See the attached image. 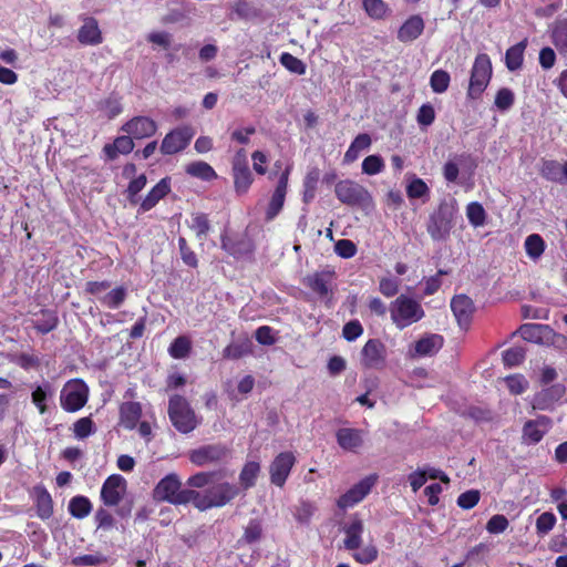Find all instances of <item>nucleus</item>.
I'll use <instances>...</instances> for the list:
<instances>
[{"label": "nucleus", "instance_id": "423d86ee", "mask_svg": "<svg viewBox=\"0 0 567 567\" xmlns=\"http://www.w3.org/2000/svg\"><path fill=\"white\" fill-rule=\"evenodd\" d=\"M493 74L489 56L486 53L476 55L470 76L467 99L478 100L488 86Z\"/></svg>", "mask_w": 567, "mask_h": 567}, {"label": "nucleus", "instance_id": "ddd939ff", "mask_svg": "<svg viewBox=\"0 0 567 567\" xmlns=\"http://www.w3.org/2000/svg\"><path fill=\"white\" fill-rule=\"evenodd\" d=\"M290 175V167H286V169L280 174L279 179L277 182L276 188L274 193L271 194V197L268 202L266 212H265V219L266 221L274 220L279 213L282 210L286 195L288 190V181Z\"/></svg>", "mask_w": 567, "mask_h": 567}, {"label": "nucleus", "instance_id": "9b49d317", "mask_svg": "<svg viewBox=\"0 0 567 567\" xmlns=\"http://www.w3.org/2000/svg\"><path fill=\"white\" fill-rule=\"evenodd\" d=\"M377 481V474H371L362 478L359 483L354 484L350 489H348L338 498V507L346 509L360 503L371 492Z\"/></svg>", "mask_w": 567, "mask_h": 567}, {"label": "nucleus", "instance_id": "72a5a7b5", "mask_svg": "<svg viewBox=\"0 0 567 567\" xmlns=\"http://www.w3.org/2000/svg\"><path fill=\"white\" fill-rule=\"evenodd\" d=\"M260 474V463L257 461L246 462L239 473V484L244 489H249L256 485Z\"/></svg>", "mask_w": 567, "mask_h": 567}, {"label": "nucleus", "instance_id": "37998d69", "mask_svg": "<svg viewBox=\"0 0 567 567\" xmlns=\"http://www.w3.org/2000/svg\"><path fill=\"white\" fill-rule=\"evenodd\" d=\"M466 217L473 227L484 226L486 223V212L478 202H472L466 206Z\"/></svg>", "mask_w": 567, "mask_h": 567}, {"label": "nucleus", "instance_id": "4c0bfd02", "mask_svg": "<svg viewBox=\"0 0 567 567\" xmlns=\"http://www.w3.org/2000/svg\"><path fill=\"white\" fill-rule=\"evenodd\" d=\"M362 7L373 20H383L390 13V8L383 0H362Z\"/></svg>", "mask_w": 567, "mask_h": 567}, {"label": "nucleus", "instance_id": "13d9d810", "mask_svg": "<svg viewBox=\"0 0 567 567\" xmlns=\"http://www.w3.org/2000/svg\"><path fill=\"white\" fill-rule=\"evenodd\" d=\"M514 102L515 96L511 89L502 87L497 91L494 103L499 111H506L511 109Z\"/></svg>", "mask_w": 567, "mask_h": 567}, {"label": "nucleus", "instance_id": "aec40b11", "mask_svg": "<svg viewBox=\"0 0 567 567\" xmlns=\"http://www.w3.org/2000/svg\"><path fill=\"white\" fill-rule=\"evenodd\" d=\"M35 514L41 520H48L53 515V499L44 485H35L31 492Z\"/></svg>", "mask_w": 567, "mask_h": 567}, {"label": "nucleus", "instance_id": "ea45409f", "mask_svg": "<svg viewBox=\"0 0 567 567\" xmlns=\"http://www.w3.org/2000/svg\"><path fill=\"white\" fill-rule=\"evenodd\" d=\"M251 353V342L245 340L241 342H234L228 344L223 350V358L228 360H238Z\"/></svg>", "mask_w": 567, "mask_h": 567}, {"label": "nucleus", "instance_id": "bb28decb", "mask_svg": "<svg viewBox=\"0 0 567 567\" xmlns=\"http://www.w3.org/2000/svg\"><path fill=\"white\" fill-rule=\"evenodd\" d=\"M363 530L364 525L362 519L358 515H353L351 522L343 528L346 534L343 544L348 550H355L360 548Z\"/></svg>", "mask_w": 567, "mask_h": 567}, {"label": "nucleus", "instance_id": "603ef678", "mask_svg": "<svg viewBox=\"0 0 567 567\" xmlns=\"http://www.w3.org/2000/svg\"><path fill=\"white\" fill-rule=\"evenodd\" d=\"M125 298L126 289L121 286L106 293L102 299V303L110 309H117L124 302Z\"/></svg>", "mask_w": 567, "mask_h": 567}, {"label": "nucleus", "instance_id": "a211bd4d", "mask_svg": "<svg viewBox=\"0 0 567 567\" xmlns=\"http://www.w3.org/2000/svg\"><path fill=\"white\" fill-rule=\"evenodd\" d=\"M122 130L134 138L141 140L153 136L157 131V124L147 116H136L126 122Z\"/></svg>", "mask_w": 567, "mask_h": 567}, {"label": "nucleus", "instance_id": "c03bdc74", "mask_svg": "<svg viewBox=\"0 0 567 567\" xmlns=\"http://www.w3.org/2000/svg\"><path fill=\"white\" fill-rule=\"evenodd\" d=\"M146 183L147 177L144 173L131 179L125 190L126 198L131 205H135L140 202L138 194L144 189Z\"/></svg>", "mask_w": 567, "mask_h": 567}, {"label": "nucleus", "instance_id": "f03ea898", "mask_svg": "<svg viewBox=\"0 0 567 567\" xmlns=\"http://www.w3.org/2000/svg\"><path fill=\"white\" fill-rule=\"evenodd\" d=\"M457 209L454 204L442 200L427 219L426 231L434 241H444L454 228Z\"/></svg>", "mask_w": 567, "mask_h": 567}, {"label": "nucleus", "instance_id": "c756f323", "mask_svg": "<svg viewBox=\"0 0 567 567\" xmlns=\"http://www.w3.org/2000/svg\"><path fill=\"white\" fill-rule=\"evenodd\" d=\"M133 148V136L122 135L116 137L112 144H105L103 152L109 159L113 161L118 156V154H130Z\"/></svg>", "mask_w": 567, "mask_h": 567}, {"label": "nucleus", "instance_id": "09e8293b", "mask_svg": "<svg viewBox=\"0 0 567 567\" xmlns=\"http://www.w3.org/2000/svg\"><path fill=\"white\" fill-rule=\"evenodd\" d=\"M95 432V424L91 416L79 419L73 424V433L78 440H84Z\"/></svg>", "mask_w": 567, "mask_h": 567}, {"label": "nucleus", "instance_id": "412c9836", "mask_svg": "<svg viewBox=\"0 0 567 567\" xmlns=\"http://www.w3.org/2000/svg\"><path fill=\"white\" fill-rule=\"evenodd\" d=\"M451 309L461 327H467L472 320L475 307L466 295H456L451 300Z\"/></svg>", "mask_w": 567, "mask_h": 567}, {"label": "nucleus", "instance_id": "0e129e2a", "mask_svg": "<svg viewBox=\"0 0 567 567\" xmlns=\"http://www.w3.org/2000/svg\"><path fill=\"white\" fill-rule=\"evenodd\" d=\"M317 507L309 501H301L296 507L295 517L300 523H309Z\"/></svg>", "mask_w": 567, "mask_h": 567}, {"label": "nucleus", "instance_id": "8fccbe9b", "mask_svg": "<svg viewBox=\"0 0 567 567\" xmlns=\"http://www.w3.org/2000/svg\"><path fill=\"white\" fill-rule=\"evenodd\" d=\"M505 367L513 368L522 364L526 357V350L523 347H512L502 354Z\"/></svg>", "mask_w": 567, "mask_h": 567}, {"label": "nucleus", "instance_id": "f3484780", "mask_svg": "<svg viewBox=\"0 0 567 567\" xmlns=\"http://www.w3.org/2000/svg\"><path fill=\"white\" fill-rule=\"evenodd\" d=\"M172 189V179L166 176L162 178L155 186H153L146 194L144 199L140 203L138 213L143 214L153 209L161 199L166 197Z\"/></svg>", "mask_w": 567, "mask_h": 567}, {"label": "nucleus", "instance_id": "dca6fc26", "mask_svg": "<svg viewBox=\"0 0 567 567\" xmlns=\"http://www.w3.org/2000/svg\"><path fill=\"white\" fill-rule=\"evenodd\" d=\"M296 463L292 452L279 453L269 466V475L271 484L282 487Z\"/></svg>", "mask_w": 567, "mask_h": 567}, {"label": "nucleus", "instance_id": "f704fd0d", "mask_svg": "<svg viewBox=\"0 0 567 567\" xmlns=\"http://www.w3.org/2000/svg\"><path fill=\"white\" fill-rule=\"evenodd\" d=\"M443 338L439 334H431L421 338L415 342L414 350L419 355H431L442 348Z\"/></svg>", "mask_w": 567, "mask_h": 567}, {"label": "nucleus", "instance_id": "6e6d98bb", "mask_svg": "<svg viewBox=\"0 0 567 567\" xmlns=\"http://www.w3.org/2000/svg\"><path fill=\"white\" fill-rule=\"evenodd\" d=\"M107 558L101 553L84 554L73 557L72 565L74 566H99L105 564Z\"/></svg>", "mask_w": 567, "mask_h": 567}, {"label": "nucleus", "instance_id": "5fc2aeb1", "mask_svg": "<svg viewBox=\"0 0 567 567\" xmlns=\"http://www.w3.org/2000/svg\"><path fill=\"white\" fill-rule=\"evenodd\" d=\"M362 172L367 175H377L381 173L385 165L380 155H369L362 162Z\"/></svg>", "mask_w": 567, "mask_h": 567}, {"label": "nucleus", "instance_id": "f257e3e1", "mask_svg": "<svg viewBox=\"0 0 567 567\" xmlns=\"http://www.w3.org/2000/svg\"><path fill=\"white\" fill-rule=\"evenodd\" d=\"M239 487L224 482L206 489L204 493L193 489L192 504L200 512L223 507L239 495Z\"/></svg>", "mask_w": 567, "mask_h": 567}, {"label": "nucleus", "instance_id": "7c9ffc66", "mask_svg": "<svg viewBox=\"0 0 567 567\" xmlns=\"http://www.w3.org/2000/svg\"><path fill=\"white\" fill-rule=\"evenodd\" d=\"M527 47V39L522 40L520 42L509 47L505 53V65L506 68L514 72L519 70L523 66L524 62V52Z\"/></svg>", "mask_w": 567, "mask_h": 567}, {"label": "nucleus", "instance_id": "4468645a", "mask_svg": "<svg viewBox=\"0 0 567 567\" xmlns=\"http://www.w3.org/2000/svg\"><path fill=\"white\" fill-rule=\"evenodd\" d=\"M87 402V388L83 382L65 386L60 395V404L66 412L74 413Z\"/></svg>", "mask_w": 567, "mask_h": 567}, {"label": "nucleus", "instance_id": "39448f33", "mask_svg": "<svg viewBox=\"0 0 567 567\" xmlns=\"http://www.w3.org/2000/svg\"><path fill=\"white\" fill-rule=\"evenodd\" d=\"M391 320L400 330L420 321L425 316L421 303L406 295H400L390 305Z\"/></svg>", "mask_w": 567, "mask_h": 567}, {"label": "nucleus", "instance_id": "a878e982", "mask_svg": "<svg viewBox=\"0 0 567 567\" xmlns=\"http://www.w3.org/2000/svg\"><path fill=\"white\" fill-rule=\"evenodd\" d=\"M332 272L317 271L308 275L303 279V285L320 298L327 297L331 292Z\"/></svg>", "mask_w": 567, "mask_h": 567}, {"label": "nucleus", "instance_id": "79ce46f5", "mask_svg": "<svg viewBox=\"0 0 567 567\" xmlns=\"http://www.w3.org/2000/svg\"><path fill=\"white\" fill-rule=\"evenodd\" d=\"M551 42L560 51L567 52V19L557 21L551 30Z\"/></svg>", "mask_w": 567, "mask_h": 567}, {"label": "nucleus", "instance_id": "c85d7f7f", "mask_svg": "<svg viewBox=\"0 0 567 567\" xmlns=\"http://www.w3.org/2000/svg\"><path fill=\"white\" fill-rule=\"evenodd\" d=\"M550 424V420L546 415L539 416L537 420H529L524 424L523 436L532 444H536L542 441L546 433V429L540 430L539 425L547 427Z\"/></svg>", "mask_w": 567, "mask_h": 567}, {"label": "nucleus", "instance_id": "b1692460", "mask_svg": "<svg viewBox=\"0 0 567 567\" xmlns=\"http://www.w3.org/2000/svg\"><path fill=\"white\" fill-rule=\"evenodd\" d=\"M143 414L142 404L137 401H125L118 408L120 425L126 430H134Z\"/></svg>", "mask_w": 567, "mask_h": 567}, {"label": "nucleus", "instance_id": "7ed1b4c3", "mask_svg": "<svg viewBox=\"0 0 567 567\" xmlns=\"http://www.w3.org/2000/svg\"><path fill=\"white\" fill-rule=\"evenodd\" d=\"M193 489L182 488V481L176 473H169L155 485L152 497L155 502L173 505H186L192 502Z\"/></svg>", "mask_w": 567, "mask_h": 567}, {"label": "nucleus", "instance_id": "f8f14e48", "mask_svg": "<svg viewBox=\"0 0 567 567\" xmlns=\"http://www.w3.org/2000/svg\"><path fill=\"white\" fill-rule=\"evenodd\" d=\"M126 480L120 474L110 475L101 487L100 497L105 506H117L126 492Z\"/></svg>", "mask_w": 567, "mask_h": 567}, {"label": "nucleus", "instance_id": "3c124183", "mask_svg": "<svg viewBox=\"0 0 567 567\" xmlns=\"http://www.w3.org/2000/svg\"><path fill=\"white\" fill-rule=\"evenodd\" d=\"M178 250L181 254V258L186 266H188L190 268L198 267V258H197L195 251L189 247L186 238H184V237L178 238Z\"/></svg>", "mask_w": 567, "mask_h": 567}, {"label": "nucleus", "instance_id": "393cba45", "mask_svg": "<svg viewBox=\"0 0 567 567\" xmlns=\"http://www.w3.org/2000/svg\"><path fill=\"white\" fill-rule=\"evenodd\" d=\"M338 445L348 452H357L363 445V431L354 427H341L336 432Z\"/></svg>", "mask_w": 567, "mask_h": 567}, {"label": "nucleus", "instance_id": "9d476101", "mask_svg": "<svg viewBox=\"0 0 567 567\" xmlns=\"http://www.w3.org/2000/svg\"><path fill=\"white\" fill-rule=\"evenodd\" d=\"M229 449L221 444H206L189 451V461L196 466H205L223 462L229 456Z\"/></svg>", "mask_w": 567, "mask_h": 567}, {"label": "nucleus", "instance_id": "5701e85b", "mask_svg": "<svg viewBox=\"0 0 567 567\" xmlns=\"http://www.w3.org/2000/svg\"><path fill=\"white\" fill-rule=\"evenodd\" d=\"M425 23L420 14L410 16L399 28L396 38L402 43L416 40L424 31Z\"/></svg>", "mask_w": 567, "mask_h": 567}, {"label": "nucleus", "instance_id": "473e14b6", "mask_svg": "<svg viewBox=\"0 0 567 567\" xmlns=\"http://www.w3.org/2000/svg\"><path fill=\"white\" fill-rule=\"evenodd\" d=\"M186 174L205 182L214 181L218 177L216 171L204 161L192 162L185 167Z\"/></svg>", "mask_w": 567, "mask_h": 567}, {"label": "nucleus", "instance_id": "69168bd1", "mask_svg": "<svg viewBox=\"0 0 567 567\" xmlns=\"http://www.w3.org/2000/svg\"><path fill=\"white\" fill-rule=\"evenodd\" d=\"M399 287L398 278L383 277L379 281V291L386 298L394 297L399 292Z\"/></svg>", "mask_w": 567, "mask_h": 567}, {"label": "nucleus", "instance_id": "052dcab7", "mask_svg": "<svg viewBox=\"0 0 567 567\" xmlns=\"http://www.w3.org/2000/svg\"><path fill=\"white\" fill-rule=\"evenodd\" d=\"M555 524L556 516L550 512H545L536 519V532L538 535L544 536L554 528Z\"/></svg>", "mask_w": 567, "mask_h": 567}, {"label": "nucleus", "instance_id": "1a4fd4ad", "mask_svg": "<svg viewBox=\"0 0 567 567\" xmlns=\"http://www.w3.org/2000/svg\"><path fill=\"white\" fill-rule=\"evenodd\" d=\"M195 131L189 125H183L169 131L163 138L159 151L163 155H174L183 152L192 142Z\"/></svg>", "mask_w": 567, "mask_h": 567}, {"label": "nucleus", "instance_id": "864d4df0", "mask_svg": "<svg viewBox=\"0 0 567 567\" xmlns=\"http://www.w3.org/2000/svg\"><path fill=\"white\" fill-rule=\"evenodd\" d=\"M94 520L97 529H102L104 532L111 530L115 527V518L110 511L106 508L100 507L95 512Z\"/></svg>", "mask_w": 567, "mask_h": 567}, {"label": "nucleus", "instance_id": "0eeeda50", "mask_svg": "<svg viewBox=\"0 0 567 567\" xmlns=\"http://www.w3.org/2000/svg\"><path fill=\"white\" fill-rule=\"evenodd\" d=\"M231 174L235 192L238 195L246 194L254 182V176L249 168L247 154L244 148L238 150L233 157Z\"/></svg>", "mask_w": 567, "mask_h": 567}, {"label": "nucleus", "instance_id": "a18cd8bd", "mask_svg": "<svg viewBox=\"0 0 567 567\" xmlns=\"http://www.w3.org/2000/svg\"><path fill=\"white\" fill-rule=\"evenodd\" d=\"M451 76L445 70H435L430 76V86L434 93H444L450 85Z\"/></svg>", "mask_w": 567, "mask_h": 567}, {"label": "nucleus", "instance_id": "2eb2a0df", "mask_svg": "<svg viewBox=\"0 0 567 567\" xmlns=\"http://www.w3.org/2000/svg\"><path fill=\"white\" fill-rule=\"evenodd\" d=\"M385 358L386 348L379 339H369L361 350V364L365 369H382Z\"/></svg>", "mask_w": 567, "mask_h": 567}, {"label": "nucleus", "instance_id": "a19ab883", "mask_svg": "<svg viewBox=\"0 0 567 567\" xmlns=\"http://www.w3.org/2000/svg\"><path fill=\"white\" fill-rule=\"evenodd\" d=\"M524 247L526 255L536 260L544 254L546 245L540 235L532 234L526 237Z\"/></svg>", "mask_w": 567, "mask_h": 567}, {"label": "nucleus", "instance_id": "58836bf2", "mask_svg": "<svg viewBox=\"0 0 567 567\" xmlns=\"http://www.w3.org/2000/svg\"><path fill=\"white\" fill-rule=\"evenodd\" d=\"M192 351V341L186 336L175 338L168 347V353L174 359H184Z\"/></svg>", "mask_w": 567, "mask_h": 567}, {"label": "nucleus", "instance_id": "de8ad7c7", "mask_svg": "<svg viewBox=\"0 0 567 567\" xmlns=\"http://www.w3.org/2000/svg\"><path fill=\"white\" fill-rule=\"evenodd\" d=\"M279 61L281 65L285 66L291 73L303 75L307 71V66L303 63V61H301L300 59H298L297 56L292 55L289 52L281 53Z\"/></svg>", "mask_w": 567, "mask_h": 567}, {"label": "nucleus", "instance_id": "20e7f679", "mask_svg": "<svg viewBox=\"0 0 567 567\" xmlns=\"http://www.w3.org/2000/svg\"><path fill=\"white\" fill-rule=\"evenodd\" d=\"M167 414L173 426L182 434L193 432L200 423L187 399L179 394L169 398Z\"/></svg>", "mask_w": 567, "mask_h": 567}, {"label": "nucleus", "instance_id": "bf43d9fd", "mask_svg": "<svg viewBox=\"0 0 567 567\" xmlns=\"http://www.w3.org/2000/svg\"><path fill=\"white\" fill-rule=\"evenodd\" d=\"M255 251L252 240L243 238L233 243L231 256L239 259L246 256H251Z\"/></svg>", "mask_w": 567, "mask_h": 567}, {"label": "nucleus", "instance_id": "49530a36", "mask_svg": "<svg viewBox=\"0 0 567 567\" xmlns=\"http://www.w3.org/2000/svg\"><path fill=\"white\" fill-rule=\"evenodd\" d=\"M262 536V526L258 519H250L248 525L245 527L244 534L239 539L241 544H254L258 542Z\"/></svg>", "mask_w": 567, "mask_h": 567}, {"label": "nucleus", "instance_id": "680f3d73", "mask_svg": "<svg viewBox=\"0 0 567 567\" xmlns=\"http://www.w3.org/2000/svg\"><path fill=\"white\" fill-rule=\"evenodd\" d=\"M378 555V548L374 545L370 544L361 549L359 548V550L353 554V558L360 564L368 565L377 560Z\"/></svg>", "mask_w": 567, "mask_h": 567}, {"label": "nucleus", "instance_id": "6ab92c4d", "mask_svg": "<svg viewBox=\"0 0 567 567\" xmlns=\"http://www.w3.org/2000/svg\"><path fill=\"white\" fill-rule=\"evenodd\" d=\"M539 175L548 182L567 185V161L559 163L556 159L542 158Z\"/></svg>", "mask_w": 567, "mask_h": 567}, {"label": "nucleus", "instance_id": "cd10ccee", "mask_svg": "<svg viewBox=\"0 0 567 567\" xmlns=\"http://www.w3.org/2000/svg\"><path fill=\"white\" fill-rule=\"evenodd\" d=\"M519 333L528 342L544 343L550 339L554 330L547 324L525 323L520 326Z\"/></svg>", "mask_w": 567, "mask_h": 567}, {"label": "nucleus", "instance_id": "338daca9", "mask_svg": "<svg viewBox=\"0 0 567 567\" xmlns=\"http://www.w3.org/2000/svg\"><path fill=\"white\" fill-rule=\"evenodd\" d=\"M416 121L420 126L426 127L435 121V110L432 104H422L416 114Z\"/></svg>", "mask_w": 567, "mask_h": 567}, {"label": "nucleus", "instance_id": "6e6552de", "mask_svg": "<svg viewBox=\"0 0 567 567\" xmlns=\"http://www.w3.org/2000/svg\"><path fill=\"white\" fill-rule=\"evenodd\" d=\"M337 198L348 206H362L371 199L365 187L351 179H342L336 184Z\"/></svg>", "mask_w": 567, "mask_h": 567}, {"label": "nucleus", "instance_id": "e2e57ef3", "mask_svg": "<svg viewBox=\"0 0 567 567\" xmlns=\"http://www.w3.org/2000/svg\"><path fill=\"white\" fill-rule=\"evenodd\" d=\"M481 498V493L477 489H470L464 493H462L457 497V505L463 509H471L475 507Z\"/></svg>", "mask_w": 567, "mask_h": 567}, {"label": "nucleus", "instance_id": "4d7b16f0", "mask_svg": "<svg viewBox=\"0 0 567 567\" xmlns=\"http://www.w3.org/2000/svg\"><path fill=\"white\" fill-rule=\"evenodd\" d=\"M99 110L104 111L109 118H114L122 112V104L118 97L109 96L99 102Z\"/></svg>", "mask_w": 567, "mask_h": 567}, {"label": "nucleus", "instance_id": "774afa93", "mask_svg": "<svg viewBox=\"0 0 567 567\" xmlns=\"http://www.w3.org/2000/svg\"><path fill=\"white\" fill-rule=\"evenodd\" d=\"M430 192L426 183L421 178H414L406 186V195L409 198H421Z\"/></svg>", "mask_w": 567, "mask_h": 567}, {"label": "nucleus", "instance_id": "e433bc0d", "mask_svg": "<svg viewBox=\"0 0 567 567\" xmlns=\"http://www.w3.org/2000/svg\"><path fill=\"white\" fill-rule=\"evenodd\" d=\"M68 509L73 517L83 519L90 515L92 511V503L89 497L76 495L70 499Z\"/></svg>", "mask_w": 567, "mask_h": 567}, {"label": "nucleus", "instance_id": "c9c22d12", "mask_svg": "<svg viewBox=\"0 0 567 567\" xmlns=\"http://www.w3.org/2000/svg\"><path fill=\"white\" fill-rule=\"evenodd\" d=\"M41 317L33 322V328L41 334H47L53 331L59 324V318L55 311L43 309L40 312Z\"/></svg>", "mask_w": 567, "mask_h": 567}, {"label": "nucleus", "instance_id": "2f4dec72", "mask_svg": "<svg viewBox=\"0 0 567 567\" xmlns=\"http://www.w3.org/2000/svg\"><path fill=\"white\" fill-rule=\"evenodd\" d=\"M188 228L194 231L198 240L205 239L212 229L209 217L206 213L197 212L193 213L190 220L187 221Z\"/></svg>", "mask_w": 567, "mask_h": 567}, {"label": "nucleus", "instance_id": "4be33fe9", "mask_svg": "<svg viewBox=\"0 0 567 567\" xmlns=\"http://www.w3.org/2000/svg\"><path fill=\"white\" fill-rule=\"evenodd\" d=\"M76 38L82 45L101 44L103 42V35L97 20L93 17H85L83 24L78 30Z\"/></svg>", "mask_w": 567, "mask_h": 567}]
</instances>
